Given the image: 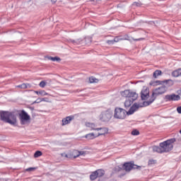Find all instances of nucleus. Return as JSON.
<instances>
[{
	"label": "nucleus",
	"mask_w": 181,
	"mask_h": 181,
	"mask_svg": "<svg viewBox=\"0 0 181 181\" xmlns=\"http://www.w3.org/2000/svg\"><path fill=\"white\" fill-rule=\"evenodd\" d=\"M144 107V105L139 103H134L129 109L128 112L121 107H116L115 109L114 118L116 119H124L125 117L127 115H132L135 111L138 110V108H141Z\"/></svg>",
	"instance_id": "1"
},
{
	"label": "nucleus",
	"mask_w": 181,
	"mask_h": 181,
	"mask_svg": "<svg viewBox=\"0 0 181 181\" xmlns=\"http://www.w3.org/2000/svg\"><path fill=\"white\" fill-rule=\"evenodd\" d=\"M176 142V139L173 138L160 143L159 146H154L152 147L153 152L163 153L164 152H170L173 149V144Z\"/></svg>",
	"instance_id": "2"
},
{
	"label": "nucleus",
	"mask_w": 181,
	"mask_h": 181,
	"mask_svg": "<svg viewBox=\"0 0 181 181\" xmlns=\"http://www.w3.org/2000/svg\"><path fill=\"white\" fill-rule=\"evenodd\" d=\"M165 91H168V88L165 86H161L156 88L153 90L151 98L148 101L144 102L141 105H143V107H148V105H151V104L155 101L156 97H158V95H161V94H165Z\"/></svg>",
	"instance_id": "3"
},
{
	"label": "nucleus",
	"mask_w": 181,
	"mask_h": 181,
	"mask_svg": "<svg viewBox=\"0 0 181 181\" xmlns=\"http://www.w3.org/2000/svg\"><path fill=\"white\" fill-rule=\"evenodd\" d=\"M0 117L1 121L10 124V125H16L18 120L15 114L11 112L1 111L0 112Z\"/></svg>",
	"instance_id": "4"
},
{
	"label": "nucleus",
	"mask_w": 181,
	"mask_h": 181,
	"mask_svg": "<svg viewBox=\"0 0 181 181\" xmlns=\"http://www.w3.org/2000/svg\"><path fill=\"white\" fill-rule=\"evenodd\" d=\"M119 168L126 172H131L132 169H140L141 166L134 164V162H128L124 163V165H119Z\"/></svg>",
	"instance_id": "5"
},
{
	"label": "nucleus",
	"mask_w": 181,
	"mask_h": 181,
	"mask_svg": "<svg viewBox=\"0 0 181 181\" xmlns=\"http://www.w3.org/2000/svg\"><path fill=\"white\" fill-rule=\"evenodd\" d=\"M112 118V112L110 110H106L103 112L100 116L99 119L102 122H110V119Z\"/></svg>",
	"instance_id": "6"
},
{
	"label": "nucleus",
	"mask_w": 181,
	"mask_h": 181,
	"mask_svg": "<svg viewBox=\"0 0 181 181\" xmlns=\"http://www.w3.org/2000/svg\"><path fill=\"white\" fill-rule=\"evenodd\" d=\"M20 122L21 125H25L27 122L30 121V116L28 115L25 110H22L19 114Z\"/></svg>",
	"instance_id": "7"
},
{
	"label": "nucleus",
	"mask_w": 181,
	"mask_h": 181,
	"mask_svg": "<svg viewBox=\"0 0 181 181\" xmlns=\"http://www.w3.org/2000/svg\"><path fill=\"white\" fill-rule=\"evenodd\" d=\"M122 97H124L125 98H133L134 100H136L138 98V94L135 92H132L129 90H125L121 93Z\"/></svg>",
	"instance_id": "8"
},
{
	"label": "nucleus",
	"mask_w": 181,
	"mask_h": 181,
	"mask_svg": "<svg viewBox=\"0 0 181 181\" xmlns=\"http://www.w3.org/2000/svg\"><path fill=\"white\" fill-rule=\"evenodd\" d=\"M165 101H179L180 100V96L175 93L170 95H166L164 98Z\"/></svg>",
	"instance_id": "9"
},
{
	"label": "nucleus",
	"mask_w": 181,
	"mask_h": 181,
	"mask_svg": "<svg viewBox=\"0 0 181 181\" xmlns=\"http://www.w3.org/2000/svg\"><path fill=\"white\" fill-rule=\"evenodd\" d=\"M141 98L143 100H148L149 98V89H143L141 93Z\"/></svg>",
	"instance_id": "10"
},
{
	"label": "nucleus",
	"mask_w": 181,
	"mask_h": 181,
	"mask_svg": "<svg viewBox=\"0 0 181 181\" xmlns=\"http://www.w3.org/2000/svg\"><path fill=\"white\" fill-rule=\"evenodd\" d=\"M136 99H134L133 97L127 98L124 102V107L125 108H129L132 104H134V101Z\"/></svg>",
	"instance_id": "11"
},
{
	"label": "nucleus",
	"mask_w": 181,
	"mask_h": 181,
	"mask_svg": "<svg viewBox=\"0 0 181 181\" xmlns=\"http://www.w3.org/2000/svg\"><path fill=\"white\" fill-rule=\"evenodd\" d=\"M86 127L89 128L90 131H97V125L93 122H86Z\"/></svg>",
	"instance_id": "12"
},
{
	"label": "nucleus",
	"mask_w": 181,
	"mask_h": 181,
	"mask_svg": "<svg viewBox=\"0 0 181 181\" xmlns=\"http://www.w3.org/2000/svg\"><path fill=\"white\" fill-rule=\"evenodd\" d=\"M96 131H100L97 135V136H100V135H105L108 132V129L105 127H100L96 129Z\"/></svg>",
	"instance_id": "13"
},
{
	"label": "nucleus",
	"mask_w": 181,
	"mask_h": 181,
	"mask_svg": "<svg viewBox=\"0 0 181 181\" xmlns=\"http://www.w3.org/2000/svg\"><path fill=\"white\" fill-rule=\"evenodd\" d=\"M162 83H165L166 84H168L169 86H172L173 84V81L172 79H168V80H165L163 81H156V84H162Z\"/></svg>",
	"instance_id": "14"
},
{
	"label": "nucleus",
	"mask_w": 181,
	"mask_h": 181,
	"mask_svg": "<svg viewBox=\"0 0 181 181\" xmlns=\"http://www.w3.org/2000/svg\"><path fill=\"white\" fill-rule=\"evenodd\" d=\"M69 43H72V45H83V40L81 39H78V40H69Z\"/></svg>",
	"instance_id": "15"
},
{
	"label": "nucleus",
	"mask_w": 181,
	"mask_h": 181,
	"mask_svg": "<svg viewBox=\"0 0 181 181\" xmlns=\"http://www.w3.org/2000/svg\"><path fill=\"white\" fill-rule=\"evenodd\" d=\"M71 119H73V117L69 116L66 117V118L62 119V126L67 125L68 124H70L71 122Z\"/></svg>",
	"instance_id": "16"
},
{
	"label": "nucleus",
	"mask_w": 181,
	"mask_h": 181,
	"mask_svg": "<svg viewBox=\"0 0 181 181\" xmlns=\"http://www.w3.org/2000/svg\"><path fill=\"white\" fill-rule=\"evenodd\" d=\"M173 77H179L181 76V69H178L172 72Z\"/></svg>",
	"instance_id": "17"
},
{
	"label": "nucleus",
	"mask_w": 181,
	"mask_h": 181,
	"mask_svg": "<svg viewBox=\"0 0 181 181\" xmlns=\"http://www.w3.org/2000/svg\"><path fill=\"white\" fill-rule=\"evenodd\" d=\"M34 93H35V94H37V95H42V97H45V95H49V93H47L45 90H35Z\"/></svg>",
	"instance_id": "18"
},
{
	"label": "nucleus",
	"mask_w": 181,
	"mask_h": 181,
	"mask_svg": "<svg viewBox=\"0 0 181 181\" xmlns=\"http://www.w3.org/2000/svg\"><path fill=\"white\" fill-rule=\"evenodd\" d=\"M98 136H95V134H94V133H89L88 134H86L85 136V138H86V139H94L95 138H97Z\"/></svg>",
	"instance_id": "19"
},
{
	"label": "nucleus",
	"mask_w": 181,
	"mask_h": 181,
	"mask_svg": "<svg viewBox=\"0 0 181 181\" xmlns=\"http://www.w3.org/2000/svg\"><path fill=\"white\" fill-rule=\"evenodd\" d=\"M17 87H18V88H23V89L30 88V84H29V83H23L21 85L17 86Z\"/></svg>",
	"instance_id": "20"
},
{
	"label": "nucleus",
	"mask_w": 181,
	"mask_h": 181,
	"mask_svg": "<svg viewBox=\"0 0 181 181\" xmlns=\"http://www.w3.org/2000/svg\"><path fill=\"white\" fill-rule=\"evenodd\" d=\"M97 177H98V175L97 174V171H94L90 175V180H95V179H97Z\"/></svg>",
	"instance_id": "21"
},
{
	"label": "nucleus",
	"mask_w": 181,
	"mask_h": 181,
	"mask_svg": "<svg viewBox=\"0 0 181 181\" xmlns=\"http://www.w3.org/2000/svg\"><path fill=\"white\" fill-rule=\"evenodd\" d=\"M96 173L98 175V177H102L103 175H105V171H104V170L102 169L97 170Z\"/></svg>",
	"instance_id": "22"
},
{
	"label": "nucleus",
	"mask_w": 181,
	"mask_h": 181,
	"mask_svg": "<svg viewBox=\"0 0 181 181\" xmlns=\"http://www.w3.org/2000/svg\"><path fill=\"white\" fill-rule=\"evenodd\" d=\"M159 76H162V71L156 70L153 72L154 78H158V77H159Z\"/></svg>",
	"instance_id": "23"
},
{
	"label": "nucleus",
	"mask_w": 181,
	"mask_h": 181,
	"mask_svg": "<svg viewBox=\"0 0 181 181\" xmlns=\"http://www.w3.org/2000/svg\"><path fill=\"white\" fill-rule=\"evenodd\" d=\"M48 60H52V62H60L62 59L58 57H47Z\"/></svg>",
	"instance_id": "24"
},
{
	"label": "nucleus",
	"mask_w": 181,
	"mask_h": 181,
	"mask_svg": "<svg viewBox=\"0 0 181 181\" xmlns=\"http://www.w3.org/2000/svg\"><path fill=\"white\" fill-rule=\"evenodd\" d=\"M89 81L90 83H98V79H97L95 77L92 76L89 78Z\"/></svg>",
	"instance_id": "25"
},
{
	"label": "nucleus",
	"mask_w": 181,
	"mask_h": 181,
	"mask_svg": "<svg viewBox=\"0 0 181 181\" xmlns=\"http://www.w3.org/2000/svg\"><path fill=\"white\" fill-rule=\"evenodd\" d=\"M42 151H35V153H34V158H39L40 156H42Z\"/></svg>",
	"instance_id": "26"
},
{
	"label": "nucleus",
	"mask_w": 181,
	"mask_h": 181,
	"mask_svg": "<svg viewBox=\"0 0 181 181\" xmlns=\"http://www.w3.org/2000/svg\"><path fill=\"white\" fill-rule=\"evenodd\" d=\"M46 81H42L40 83H39V86L40 87H41V88H45V87H46Z\"/></svg>",
	"instance_id": "27"
},
{
	"label": "nucleus",
	"mask_w": 181,
	"mask_h": 181,
	"mask_svg": "<svg viewBox=\"0 0 181 181\" xmlns=\"http://www.w3.org/2000/svg\"><path fill=\"white\" fill-rule=\"evenodd\" d=\"M132 135H134V136L139 135V131L136 129L133 130L132 132Z\"/></svg>",
	"instance_id": "28"
},
{
	"label": "nucleus",
	"mask_w": 181,
	"mask_h": 181,
	"mask_svg": "<svg viewBox=\"0 0 181 181\" xmlns=\"http://www.w3.org/2000/svg\"><path fill=\"white\" fill-rule=\"evenodd\" d=\"M84 154V151H78V155L74 156V158H78V156H81V155Z\"/></svg>",
	"instance_id": "29"
},
{
	"label": "nucleus",
	"mask_w": 181,
	"mask_h": 181,
	"mask_svg": "<svg viewBox=\"0 0 181 181\" xmlns=\"http://www.w3.org/2000/svg\"><path fill=\"white\" fill-rule=\"evenodd\" d=\"M154 163H156V160L152 159L148 160V165H154Z\"/></svg>",
	"instance_id": "30"
},
{
	"label": "nucleus",
	"mask_w": 181,
	"mask_h": 181,
	"mask_svg": "<svg viewBox=\"0 0 181 181\" xmlns=\"http://www.w3.org/2000/svg\"><path fill=\"white\" fill-rule=\"evenodd\" d=\"M35 169H36L35 168H28L26 169L27 172H32L33 170H35Z\"/></svg>",
	"instance_id": "31"
},
{
	"label": "nucleus",
	"mask_w": 181,
	"mask_h": 181,
	"mask_svg": "<svg viewBox=\"0 0 181 181\" xmlns=\"http://www.w3.org/2000/svg\"><path fill=\"white\" fill-rule=\"evenodd\" d=\"M107 43L108 45H114L115 42H114V40H107Z\"/></svg>",
	"instance_id": "32"
},
{
	"label": "nucleus",
	"mask_w": 181,
	"mask_h": 181,
	"mask_svg": "<svg viewBox=\"0 0 181 181\" xmlns=\"http://www.w3.org/2000/svg\"><path fill=\"white\" fill-rule=\"evenodd\" d=\"M177 112L178 114H181V106L177 107Z\"/></svg>",
	"instance_id": "33"
},
{
	"label": "nucleus",
	"mask_w": 181,
	"mask_h": 181,
	"mask_svg": "<svg viewBox=\"0 0 181 181\" xmlns=\"http://www.w3.org/2000/svg\"><path fill=\"white\" fill-rule=\"evenodd\" d=\"M42 101H46V100L44 98H40V101H38L37 103H42Z\"/></svg>",
	"instance_id": "34"
},
{
	"label": "nucleus",
	"mask_w": 181,
	"mask_h": 181,
	"mask_svg": "<svg viewBox=\"0 0 181 181\" xmlns=\"http://www.w3.org/2000/svg\"><path fill=\"white\" fill-rule=\"evenodd\" d=\"M113 41L115 42H119L118 37H115Z\"/></svg>",
	"instance_id": "35"
},
{
	"label": "nucleus",
	"mask_w": 181,
	"mask_h": 181,
	"mask_svg": "<svg viewBox=\"0 0 181 181\" xmlns=\"http://www.w3.org/2000/svg\"><path fill=\"white\" fill-rule=\"evenodd\" d=\"M52 4H56V2H57V0H51Z\"/></svg>",
	"instance_id": "36"
},
{
	"label": "nucleus",
	"mask_w": 181,
	"mask_h": 181,
	"mask_svg": "<svg viewBox=\"0 0 181 181\" xmlns=\"http://www.w3.org/2000/svg\"><path fill=\"white\" fill-rule=\"evenodd\" d=\"M39 101H40V98L37 99L34 103H39Z\"/></svg>",
	"instance_id": "37"
},
{
	"label": "nucleus",
	"mask_w": 181,
	"mask_h": 181,
	"mask_svg": "<svg viewBox=\"0 0 181 181\" xmlns=\"http://www.w3.org/2000/svg\"><path fill=\"white\" fill-rule=\"evenodd\" d=\"M88 39L89 42H91V40L90 38H86L85 40H87Z\"/></svg>",
	"instance_id": "38"
},
{
	"label": "nucleus",
	"mask_w": 181,
	"mask_h": 181,
	"mask_svg": "<svg viewBox=\"0 0 181 181\" xmlns=\"http://www.w3.org/2000/svg\"><path fill=\"white\" fill-rule=\"evenodd\" d=\"M142 38H139L138 40H141Z\"/></svg>",
	"instance_id": "39"
},
{
	"label": "nucleus",
	"mask_w": 181,
	"mask_h": 181,
	"mask_svg": "<svg viewBox=\"0 0 181 181\" xmlns=\"http://www.w3.org/2000/svg\"><path fill=\"white\" fill-rule=\"evenodd\" d=\"M29 4H32V1H29Z\"/></svg>",
	"instance_id": "40"
},
{
	"label": "nucleus",
	"mask_w": 181,
	"mask_h": 181,
	"mask_svg": "<svg viewBox=\"0 0 181 181\" xmlns=\"http://www.w3.org/2000/svg\"><path fill=\"white\" fill-rule=\"evenodd\" d=\"M25 5H28V3H25Z\"/></svg>",
	"instance_id": "41"
}]
</instances>
